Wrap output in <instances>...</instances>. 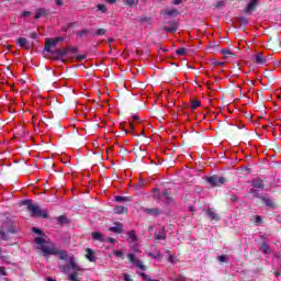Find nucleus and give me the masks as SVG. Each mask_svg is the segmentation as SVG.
Wrapping results in <instances>:
<instances>
[{
	"label": "nucleus",
	"mask_w": 281,
	"mask_h": 281,
	"mask_svg": "<svg viewBox=\"0 0 281 281\" xmlns=\"http://www.w3.org/2000/svg\"><path fill=\"white\" fill-rule=\"evenodd\" d=\"M22 205H26V210L33 218H49V211L47 209H41L32 200H23Z\"/></svg>",
	"instance_id": "nucleus-1"
},
{
	"label": "nucleus",
	"mask_w": 281,
	"mask_h": 281,
	"mask_svg": "<svg viewBox=\"0 0 281 281\" xmlns=\"http://www.w3.org/2000/svg\"><path fill=\"white\" fill-rule=\"evenodd\" d=\"M154 196L158 201H164L165 205H172L175 203V198H172V192L170 189H164L162 192H160L159 189H154Z\"/></svg>",
	"instance_id": "nucleus-2"
},
{
	"label": "nucleus",
	"mask_w": 281,
	"mask_h": 281,
	"mask_svg": "<svg viewBox=\"0 0 281 281\" xmlns=\"http://www.w3.org/2000/svg\"><path fill=\"white\" fill-rule=\"evenodd\" d=\"M227 181V178L216 175L206 178V182L211 188H221V186H225Z\"/></svg>",
	"instance_id": "nucleus-3"
},
{
	"label": "nucleus",
	"mask_w": 281,
	"mask_h": 281,
	"mask_svg": "<svg viewBox=\"0 0 281 281\" xmlns=\"http://www.w3.org/2000/svg\"><path fill=\"white\" fill-rule=\"evenodd\" d=\"M142 212L146 214V216H154V218H158V216H161L164 214V211L159 207H140Z\"/></svg>",
	"instance_id": "nucleus-4"
},
{
	"label": "nucleus",
	"mask_w": 281,
	"mask_h": 281,
	"mask_svg": "<svg viewBox=\"0 0 281 281\" xmlns=\"http://www.w3.org/2000/svg\"><path fill=\"white\" fill-rule=\"evenodd\" d=\"M127 259L132 265H134L135 269H140V271H146V266L144 265V261L137 260V257L135 256V254L130 252L127 255Z\"/></svg>",
	"instance_id": "nucleus-5"
},
{
	"label": "nucleus",
	"mask_w": 281,
	"mask_h": 281,
	"mask_svg": "<svg viewBox=\"0 0 281 281\" xmlns=\"http://www.w3.org/2000/svg\"><path fill=\"white\" fill-rule=\"evenodd\" d=\"M205 216L212 223H218V221H221V215H218V212H216V209H214V207L206 209L205 210Z\"/></svg>",
	"instance_id": "nucleus-6"
},
{
	"label": "nucleus",
	"mask_w": 281,
	"mask_h": 281,
	"mask_svg": "<svg viewBox=\"0 0 281 281\" xmlns=\"http://www.w3.org/2000/svg\"><path fill=\"white\" fill-rule=\"evenodd\" d=\"M63 41V37H56V38H46V44L44 46V52H47L48 54H52V47H56L58 43Z\"/></svg>",
	"instance_id": "nucleus-7"
},
{
	"label": "nucleus",
	"mask_w": 281,
	"mask_h": 281,
	"mask_svg": "<svg viewBox=\"0 0 281 281\" xmlns=\"http://www.w3.org/2000/svg\"><path fill=\"white\" fill-rule=\"evenodd\" d=\"M261 201L270 210H276L278 207V202L271 199L267 193L262 194Z\"/></svg>",
	"instance_id": "nucleus-8"
},
{
	"label": "nucleus",
	"mask_w": 281,
	"mask_h": 281,
	"mask_svg": "<svg viewBox=\"0 0 281 281\" xmlns=\"http://www.w3.org/2000/svg\"><path fill=\"white\" fill-rule=\"evenodd\" d=\"M52 56H55L57 60L65 58L69 54V48H59L56 50L50 52Z\"/></svg>",
	"instance_id": "nucleus-9"
},
{
	"label": "nucleus",
	"mask_w": 281,
	"mask_h": 281,
	"mask_svg": "<svg viewBox=\"0 0 281 281\" xmlns=\"http://www.w3.org/2000/svg\"><path fill=\"white\" fill-rule=\"evenodd\" d=\"M41 251H42L43 256H54L57 254L56 248L50 247L45 244L41 246Z\"/></svg>",
	"instance_id": "nucleus-10"
},
{
	"label": "nucleus",
	"mask_w": 281,
	"mask_h": 281,
	"mask_svg": "<svg viewBox=\"0 0 281 281\" xmlns=\"http://www.w3.org/2000/svg\"><path fill=\"white\" fill-rule=\"evenodd\" d=\"M9 234H16L12 226L9 227L8 232H5L3 228H0V240H10Z\"/></svg>",
	"instance_id": "nucleus-11"
},
{
	"label": "nucleus",
	"mask_w": 281,
	"mask_h": 281,
	"mask_svg": "<svg viewBox=\"0 0 281 281\" xmlns=\"http://www.w3.org/2000/svg\"><path fill=\"white\" fill-rule=\"evenodd\" d=\"M50 11L45 8H40L36 10V13L34 15L35 21H38V19H42L43 16H49Z\"/></svg>",
	"instance_id": "nucleus-12"
},
{
	"label": "nucleus",
	"mask_w": 281,
	"mask_h": 281,
	"mask_svg": "<svg viewBox=\"0 0 281 281\" xmlns=\"http://www.w3.org/2000/svg\"><path fill=\"white\" fill-rule=\"evenodd\" d=\"M109 232H113L114 234H123L124 226L122 225V223L116 222V223H114V226L109 228Z\"/></svg>",
	"instance_id": "nucleus-13"
},
{
	"label": "nucleus",
	"mask_w": 281,
	"mask_h": 281,
	"mask_svg": "<svg viewBox=\"0 0 281 281\" xmlns=\"http://www.w3.org/2000/svg\"><path fill=\"white\" fill-rule=\"evenodd\" d=\"M252 188L257 190H265V180L257 178L251 181Z\"/></svg>",
	"instance_id": "nucleus-14"
},
{
	"label": "nucleus",
	"mask_w": 281,
	"mask_h": 281,
	"mask_svg": "<svg viewBox=\"0 0 281 281\" xmlns=\"http://www.w3.org/2000/svg\"><path fill=\"white\" fill-rule=\"evenodd\" d=\"M86 258L89 260V262H95L98 260V257H95V251L91 248L86 249Z\"/></svg>",
	"instance_id": "nucleus-15"
},
{
	"label": "nucleus",
	"mask_w": 281,
	"mask_h": 281,
	"mask_svg": "<svg viewBox=\"0 0 281 281\" xmlns=\"http://www.w3.org/2000/svg\"><path fill=\"white\" fill-rule=\"evenodd\" d=\"M18 44L24 49H32V44L25 37L18 38Z\"/></svg>",
	"instance_id": "nucleus-16"
},
{
	"label": "nucleus",
	"mask_w": 281,
	"mask_h": 281,
	"mask_svg": "<svg viewBox=\"0 0 281 281\" xmlns=\"http://www.w3.org/2000/svg\"><path fill=\"white\" fill-rule=\"evenodd\" d=\"M258 1L260 0H250L244 12H256V8H258Z\"/></svg>",
	"instance_id": "nucleus-17"
},
{
	"label": "nucleus",
	"mask_w": 281,
	"mask_h": 281,
	"mask_svg": "<svg viewBox=\"0 0 281 281\" xmlns=\"http://www.w3.org/2000/svg\"><path fill=\"white\" fill-rule=\"evenodd\" d=\"M254 60L257 65H265V63H267V58H265L262 53L254 55Z\"/></svg>",
	"instance_id": "nucleus-18"
},
{
	"label": "nucleus",
	"mask_w": 281,
	"mask_h": 281,
	"mask_svg": "<svg viewBox=\"0 0 281 281\" xmlns=\"http://www.w3.org/2000/svg\"><path fill=\"white\" fill-rule=\"evenodd\" d=\"M170 26H162L164 32L167 34L170 32H177V23L175 21L168 22Z\"/></svg>",
	"instance_id": "nucleus-19"
},
{
	"label": "nucleus",
	"mask_w": 281,
	"mask_h": 281,
	"mask_svg": "<svg viewBox=\"0 0 281 281\" xmlns=\"http://www.w3.org/2000/svg\"><path fill=\"white\" fill-rule=\"evenodd\" d=\"M155 240H166V227L162 226L160 232L154 234Z\"/></svg>",
	"instance_id": "nucleus-20"
},
{
	"label": "nucleus",
	"mask_w": 281,
	"mask_h": 281,
	"mask_svg": "<svg viewBox=\"0 0 281 281\" xmlns=\"http://www.w3.org/2000/svg\"><path fill=\"white\" fill-rule=\"evenodd\" d=\"M128 212V207L124 206V205H116L114 207V213L115 214H127Z\"/></svg>",
	"instance_id": "nucleus-21"
},
{
	"label": "nucleus",
	"mask_w": 281,
	"mask_h": 281,
	"mask_svg": "<svg viewBox=\"0 0 281 281\" xmlns=\"http://www.w3.org/2000/svg\"><path fill=\"white\" fill-rule=\"evenodd\" d=\"M114 201H116L117 203H128L131 201H133V199L131 196H122V195H116L114 198Z\"/></svg>",
	"instance_id": "nucleus-22"
},
{
	"label": "nucleus",
	"mask_w": 281,
	"mask_h": 281,
	"mask_svg": "<svg viewBox=\"0 0 281 281\" xmlns=\"http://www.w3.org/2000/svg\"><path fill=\"white\" fill-rule=\"evenodd\" d=\"M55 256H59V260H67L69 258V254L67 252V250H57L56 249Z\"/></svg>",
	"instance_id": "nucleus-23"
},
{
	"label": "nucleus",
	"mask_w": 281,
	"mask_h": 281,
	"mask_svg": "<svg viewBox=\"0 0 281 281\" xmlns=\"http://www.w3.org/2000/svg\"><path fill=\"white\" fill-rule=\"evenodd\" d=\"M92 239L99 240V243H104L106 240V239H104V236H102V233H100V232H93Z\"/></svg>",
	"instance_id": "nucleus-24"
},
{
	"label": "nucleus",
	"mask_w": 281,
	"mask_h": 281,
	"mask_svg": "<svg viewBox=\"0 0 281 281\" xmlns=\"http://www.w3.org/2000/svg\"><path fill=\"white\" fill-rule=\"evenodd\" d=\"M77 36L79 37V38H85V37H87V36H89L90 34H91V31L90 30H88V29H83V30H81V31H77Z\"/></svg>",
	"instance_id": "nucleus-25"
},
{
	"label": "nucleus",
	"mask_w": 281,
	"mask_h": 281,
	"mask_svg": "<svg viewBox=\"0 0 281 281\" xmlns=\"http://www.w3.org/2000/svg\"><path fill=\"white\" fill-rule=\"evenodd\" d=\"M249 194H252L255 199H259L260 201H262V194H260V191L258 189H250Z\"/></svg>",
	"instance_id": "nucleus-26"
},
{
	"label": "nucleus",
	"mask_w": 281,
	"mask_h": 281,
	"mask_svg": "<svg viewBox=\"0 0 281 281\" xmlns=\"http://www.w3.org/2000/svg\"><path fill=\"white\" fill-rule=\"evenodd\" d=\"M260 251H263V254H269L271 251V246L267 243H262L259 245Z\"/></svg>",
	"instance_id": "nucleus-27"
},
{
	"label": "nucleus",
	"mask_w": 281,
	"mask_h": 281,
	"mask_svg": "<svg viewBox=\"0 0 281 281\" xmlns=\"http://www.w3.org/2000/svg\"><path fill=\"white\" fill-rule=\"evenodd\" d=\"M124 5H127L128 8H133L139 3V0H122Z\"/></svg>",
	"instance_id": "nucleus-28"
},
{
	"label": "nucleus",
	"mask_w": 281,
	"mask_h": 281,
	"mask_svg": "<svg viewBox=\"0 0 281 281\" xmlns=\"http://www.w3.org/2000/svg\"><path fill=\"white\" fill-rule=\"evenodd\" d=\"M177 14H179V10L177 9H167L165 11V16H175Z\"/></svg>",
	"instance_id": "nucleus-29"
},
{
	"label": "nucleus",
	"mask_w": 281,
	"mask_h": 281,
	"mask_svg": "<svg viewBox=\"0 0 281 281\" xmlns=\"http://www.w3.org/2000/svg\"><path fill=\"white\" fill-rule=\"evenodd\" d=\"M58 225H67L69 223V220L65 215H60L57 217Z\"/></svg>",
	"instance_id": "nucleus-30"
},
{
	"label": "nucleus",
	"mask_w": 281,
	"mask_h": 281,
	"mask_svg": "<svg viewBox=\"0 0 281 281\" xmlns=\"http://www.w3.org/2000/svg\"><path fill=\"white\" fill-rule=\"evenodd\" d=\"M199 106H201V100L194 99L191 101V111H195Z\"/></svg>",
	"instance_id": "nucleus-31"
},
{
	"label": "nucleus",
	"mask_w": 281,
	"mask_h": 281,
	"mask_svg": "<svg viewBox=\"0 0 281 281\" xmlns=\"http://www.w3.org/2000/svg\"><path fill=\"white\" fill-rule=\"evenodd\" d=\"M127 236L132 243H137V235L135 234V231H131L127 233Z\"/></svg>",
	"instance_id": "nucleus-32"
},
{
	"label": "nucleus",
	"mask_w": 281,
	"mask_h": 281,
	"mask_svg": "<svg viewBox=\"0 0 281 281\" xmlns=\"http://www.w3.org/2000/svg\"><path fill=\"white\" fill-rule=\"evenodd\" d=\"M217 260H218V262H229V256L228 255H218Z\"/></svg>",
	"instance_id": "nucleus-33"
},
{
	"label": "nucleus",
	"mask_w": 281,
	"mask_h": 281,
	"mask_svg": "<svg viewBox=\"0 0 281 281\" xmlns=\"http://www.w3.org/2000/svg\"><path fill=\"white\" fill-rule=\"evenodd\" d=\"M237 21H239V23H241V25H249V19L246 16H239V18H237Z\"/></svg>",
	"instance_id": "nucleus-34"
},
{
	"label": "nucleus",
	"mask_w": 281,
	"mask_h": 281,
	"mask_svg": "<svg viewBox=\"0 0 281 281\" xmlns=\"http://www.w3.org/2000/svg\"><path fill=\"white\" fill-rule=\"evenodd\" d=\"M221 54H223L224 56H236V54L232 53V50H229V48H224L221 50Z\"/></svg>",
	"instance_id": "nucleus-35"
},
{
	"label": "nucleus",
	"mask_w": 281,
	"mask_h": 281,
	"mask_svg": "<svg viewBox=\"0 0 281 281\" xmlns=\"http://www.w3.org/2000/svg\"><path fill=\"white\" fill-rule=\"evenodd\" d=\"M68 280L69 281H80V279H78V272H74V273L69 274Z\"/></svg>",
	"instance_id": "nucleus-36"
},
{
	"label": "nucleus",
	"mask_w": 281,
	"mask_h": 281,
	"mask_svg": "<svg viewBox=\"0 0 281 281\" xmlns=\"http://www.w3.org/2000/svg\"><path fill=\"white\" fill-rule=\"evenodd\" d=\"M69 267L72 269V271H78V266L76 265V261H74V259L69 260Z\"/></svg>",
	"instance_id": "nucleus-37"
},
{
	"label": "nucleus",
	"mask_w": 281,
	"mask_h": 281,
	"mask_svg": "<svg viewBox=\"0 0 281 281\" xmlns=\"http://www.w3.org/2000/svg\"><path fill=\"white\" fill-rule=\"evenodd\" d=\"M106 34L105 29H98L97 32L94 33V36H104Z\"/></svg>",
	"instance_id": "nucleus-38"
},
{
	"label": "nucleus",
	"mask_w": 281,
	"mask_h": 281,
	"mask_svg": "<svg viewBox=\"0 0 281 281\" xmlns=\"http://www.w3.org/2000/svg\"><path fill=\"white\" fill-rule=\"evenodd\" d=\"M176 54L178 56H186V54H188V50L186 48H179L176 50Z\"/></svg>",
	"instance_id": "nucleus-39"
},
{
	"label": "nucleus",
	"mask_w": 281,
	"mask_h": 281,
	"mask_svg": "<svg viewBox=\"0 0 281 281\" xmlns=\"http://www.w3.org/2000/svg\"><path fill=\"white\" fill-rule=\"evenodd\" d=\"M128 127L130 131H127V133H133V131H135V123L131 121V119H128Z\"/></svg>",
	"instance_id": "nucleus-40"
},
{
	"label": "nucleus",
	"mask_w": 281,
	"mask_h": 281,
	"mask_svg": "<svg viewBox=\"0 0 281 281\" xmlns=\"http://www.w3.org/2000/svg\"><path fill=\"white\" fill-rule=\"evenodd\" d=\"M97 9L99 12H102L103 14L106 13V5L105 4H98Z\"/></svg>",
	"instance_id": "nucleus-41"
},
{
	"label": "nucleus",
	"mask_w": 281,
	"mask_h": 281,
	"mask_svg": "<svg viewBox=\"0 0 281 281\" xmlns=\"http://www.w3.org/2000/svg\"><path fill=\"white\" fill-rule=\"evenodd\" d=\"M34 243H35L36 245H45V239H44L43 237H36V238L34 239Z\"/></svg>",
	"instance_id": "nucleus-42"
},
{
	"label": "nucleus",
	"mask_w": 281,
	"mask_h": 281,
	"mask_svg": "<svg viewBox=\"0 0 281 281\" xmlns=\"http://www.w3.org/2000/svg\"><path fill=\"white\" fill-rule=\"evenodd\" d=\"M32 232L34 233V234H37V236H43V232L41 231V228H38V227H33L32 228Z\"/></svg>",
	"instance_id": "nucleus-43"
},
{
	"label": "nucleus",
	"mask_w": 281,
	"mask_h": 281,
	"mask_svg": "<svg viewBox=\"0 0 281 281\" xmlns=\"http://www.w3.org/2000/svg\"><path fill=\"white\" fill-rule=\"evenodd\" d=\"M214 8H225V1L220 0L215 4H213Z\"/></svg>",
	"instance_id": "nucleus-44"
},
{
	"label": "nucleus",
	"mask_w": 281,
	"mask_h": 281,
	"mask_svg": "<svg viewBox=\"0 0 281 281\" xmlns=\"http://www.w3.org/2000/svg\"><path fill=\"white\" fill-rule=\"evenodd\" d=\"M139 22L140 23H150V16H140Z\"/></svg>",
	"instance_id": "nucleus-45"
},
{
	"label": "nucleus",
	"mask_w": 281,
	"mask_h": 281,
	"mask_svg": "<svg viewBox=\"0 0 281 281\" xmlns=\"http://www.w3.org/2000/svg\"><path fill=\"white\" fill-rule=\"evenodd\" d=\"M123 280L124 281H134L133 278H131V274H128V273H123Z\"/></svg>",
	"instance_id": "nucleus-46"
},
{
	"label": "nucleus",
	"mask_w": 281,
	"mask_h": 281,
	"mask_svg": "<svg viewBox=\"0 0 281 281\" xmlns=\"http://www.w3.org/2000/svg\"><path fill=\"white\" fill-rule=\"evenodd\" d=\"M132 122H136L137 124H139V115H137V114H134V115H132Z\"/></svg>",
	"instance_id": "nucleus-47"
},
{
	"label": "nucleus",
	"mask_w": 281,
	"mask_h": 281,
	"mask_svg": "<svg viewBox=\"0 0 281 281\" xmlns=\"http://www.w3.org/2000/svg\"><path fill=\"white\" fill-rule=\"evenodd\" d=\"M114 256H116L117 258H123L124 257V252H122L121 250H115L114 251Z\"/></svg>",
	"instance_id": "nucleus-48"
},
{
	"label": "nucleus",
	"mask_w": 281,
	"mask_h": 281,
	"mask_svg": "<svg viewBox=\"0 0 281 281\" xmlns=\"http://www.w3.org/2000/svg\"><path fill=\"white\" fill-rule=\"evenodd\" d=\"M67 49H68V52H72V54L78 53V47H68Z\"/></svg>",
	"instance_id": "nucleus-49"
},
{
	"label": "nucleus",
	"mask_w": 281,
	"mask_h": 281,
	"mask_svg": "<svg viewBox=\"0 0 281 281\" xmlns=\"http://www.w3.org/2000/svg\"><path fill=\"white\" fill-rule=\"evenodd\" d=\"M213 65H215V67H223V65H225L224 61H213Z\"/></svg>",
	"instance_id": "nucleus-50"
},
{
	"label": "nucleus",
	"mask_w": 281,
	"mask_h": 281,
	"mask_svg": "<svg viewBox=\"0 0 281 281\" xmlns=\"http://www.w3.org/2000/svg\"><path fill=\"white\" fill-rule=\"evenodd\" d=\"M38 37V34L36 32L30 33V38L36 40Z\"/></svg>",
	"instance_id": "nucleus-51"
},
{
	"label": "nucleus",
	"mask_w": 281,
	"mask_h": 281,
	"mask_svg": "<svg viewBox=\"0 0 281 281\" xmlns=\"http://www.w3.org/2000/svg\"><path fill=\"white\" fill-rule=\"evenodd\" d=\"M108 243H111L112 245H115V243H117V239L110 237L108 238Z\"/></svg>",
	"instance_id": "nucleus-52"
},
{
	"label": "nucleus",
	"mask_w": 281,
	"mask_h": 281,
	"mask_svg": "<svg viewBox=\"0 0 281 281\" xmlns=\"http://www.w3.org/2000/svg\"><path fill=\"white\" fill-rule=\"evenodd\" d=\"M0 273L1 276H8V272H5V268L0 267Z\"/></svg>",
	"instance_id": "nucleus-53"
},
{
	"label": "nucleus",
	"mask_w": 281,
	"mask_h": 281,
	"mask_svg": "<svg viewBox=\"0 0 281 281\" xmlns=\"http://www.w3.org/2000/svg\"><path fill=\"white\" fill-rule=\"evenodd\" d=\"M22 16H32V13L30 11H23Z\"/></svg>",
	"instance_id": "nucleus-54"
},
{
	"label": "nucleus",
	"mask_w": 281,
	"mask_h": 281,
	"mask_svg": "<svg viewBox=\"0 0 281 281\" xmlns=\"http://www.w3.org/2000/svg\"><path fill=\"white\" fill-rule=\"evenodd\" d=\"M255 223H262V217L260 215H257Z\"/></svg>",
	"instance_id": "nucleus-55"
},
{
	"label": "nucleus",
	"mask_w": 281,
	"mask_h": 281,
	"mask_svg": "<svg viewBox=\"0 0 281 281\" xmlns=\"http://www.w3.org/2000/svg\"><path fill=\"white\" fill-rule=\"evenodd\" d=\"M85 58H87L86 55H78L77 56V60H85Z\"/></svg>",
	"instance_id": "nucleus-56"
},
{
	"label": "nucleus",
	"mask_w": 281,
	"mask_h": 281,
	"mask_svg": "<svg viewBox=\"0 0 281 281\" xmlns=\"http://www.w3.org/2000/svg\"><path fill=\"white\" fill-rule=\"evenodd\" d=\"M183 0H175L173 2H172V4L173 5H181V2H182Z\"/></svg>",
	"instance_id": "nucleus-57"
},
{
	"label": "nucleus",
	"mask_w": 281,
	"mask_h": 281,
	"mask_svg": "<svg viewBox=\"0 0 281 281\" xmlns=\"http://www.w3.org/2000/svg\"><path fill=\"white\" fill-rule=\"evenodd\" d=\"M55 2H56V5H63V0H55Z\"/></svg>",
	"instance_id": "nucleus-58"
},
{
	"label": "nucleus",
	"mask_w": 281,
	"mask_h": 281,
	"mask_svg": "<svg viewBox=\"0 0 281 281\" xmlns=\"http://www.w3.org/2000/svg\"><path fill=\"white\" fill-rule=\"evenodd\" d=\"M169 262H175V256L173 255L169 256Z\"/></svg>",
	"instance_id": "nucleus-59"
},
{
	"label": "nucleus",
	"mask_w": 281,
	"mask_h": 281,
	"mask_svg": "<svg viewBox=\"0 0 281 281\" xmlns=\"http://www.w3.org/2000/svg\"><path fill=\"white\" fill-rule=\"evenodd\" d=\"M48 167L54 168V161H48Z\"/></svg>",
	"instance_id": "nucleus-60"
},
{
	"label": "nucleus",
	"mask_w": 281,
	"mask_h": 281,
	"mask_svg": "<svg viewBox=\"0 0 281 281\" xmlns=\"http://www.w3.org/2000/svg\"><path fill=\"white\" fill-rule=\"evenodd\" d=\"M121 130L124 131L125 133H128V130H126L124 126L121 125Z\"/></svg>",
	"instance_id": "nucleus-61"
},
{
	"label": "nucleus",
	"mask_w": 281,
	"mask_h": 281,
	"mask_svg": "<svg viewBox=\"0 0 281 281\" xmlns=\"http://www.w3.org/2000/svg\"><path fill=\"white\" fill-rule=\"evenodd\" d=\"M108 3H115L116 0H106Z\"/></svg>",
	"instance_id": "nucleus-62"
},
{
	"label": "nucleus",
	"mask_w": 281,
	"mask_h": 281,
	"mask_svg": "<svg viewBox=\"0 0 281 281\" xmlns=\"http://www.w3.org/2000/svg\"><path fill=\"white\" fill-rule=\"evenodd\" d=\"M190 212H194V206H189Z\"/></svg>",
	"instance_id": "nucleus-63"
},
{
	"label": "nucleus",
	"mask_w": 281,
	"mask_h": 281,
	"mask_svg": "<svg viewBox=\"0 0 281 281\" xmlns=\"http://www.w3.org/2000/svg\"><path fill=\"white\" fill-rule=\"evenodd\" d=\"M114 41H115V40H113V38H109V40H108V43L111 44V43H113Z\"/></svg>",
	"instance_id": "nucleus-64"
}]
</instances>
